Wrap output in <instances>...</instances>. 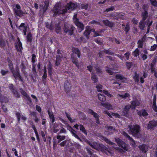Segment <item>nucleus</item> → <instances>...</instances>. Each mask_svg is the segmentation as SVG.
<instances>
[{"mask_svg": "<svg viewBox=\"0 0 157 157\" xmlns=\"http://www.w3.org/2000/svg\"><path fill=\"white\" fill-rule=\"evenodd\" d=\"M77 5L74 3L70 2L67 4L65 10L59 6V4H56L54 6L53 9V12L54 13V15L57 14H63L67 12L68 10H73L77 7Z\"/></svg>", "mask_w": 157, "mask_h": 157, "instance_id": "nucleus-1", "label": "nucleus"}, {"mask_svg": "<svg viewBox=\"0 0 157 157\" xmlns=\"http://www.w3.org/2000/svg\"><path fill=\"white\" fill-rule=\"evenodd\" d=\"M88 144L92 147L97 150H99L105 152L107 155L111 154V152L108 150V148L102 144H100L95 142H89Z\"/></svg>", "mask_w": 157, "mask_h": 157, "instance_id": "nucleus-2", "label": "nucleus"}, {"mask_svg": "<svg viewBox=\"0 0 157 157\" xmlns=\"http://www.w3.org/2000/svg\"><path fill=\"white\" fill-rule=\"evenodd\" d=\"M140 104V102L138 100L135 99V100H133L131 105H128L125 106L123 111L122 115L125 117H128V116L129 110L130 108L131 107L132 109H135L136 107L139 106Z\"/></svg>", "mask_w": 157, "mask_h": 157, "instance_id": "nucleus-3", "label": "nucleus"}, {"mask_svg": "<svg viewBox=\"0 0 157 157\" xmlns=\"http://www.w3.org/2000/svg\"><path fill=\"white\" fill-rule=\"evenodd\" d=\"M128 128L130 133L132 134L134 136L137 137L139 134L140 127L137 125H129Z\"/></svg>", "mask_w": 157, "mask_h": 157, "instance_id": "nucleus-4", "label": "nucleus"}, {"mask_svg": "<svg viewBox=\"0 0 157 157\" xmlns=\"http://www.w3.org/2000/svg\"><path fill=\"white\" fill-rule=\"evenodd\" d=\"M104 30L102 29L101 30V31L100 32H96L95 31L94 29H91L90 27H86V29L84 32V35L86 36L87 39H88L89 38V35L91 32L93 31L94 33V36H101L100 33L103 32Z\"/></svg>", "mask_w": 157, "mask_h": 157, "instance_id": "nucleus-5", "label": "nucleus"}, {"mask_svg": "<svg viewBox=\"0 0 157 157\" xmlns=\"http://www.w3.org/2000/svg\"><path fill=\"white\" fill-rule=\"evenodd\" d=\"M77 14L75 13L73 18L74 22L78 29L79 32H81L84 29V26L83 24L80 22L77 17Z\"/></svg>", "mask_w": 157, "mask_h": 157, "instance_id": "nucleus-6", "label": "nucleus"}, {"mask_svg": "<svg viewBox=\"0 0 157 157\" xmlns=\"http://www.w3.org/2000/svg\"><path fill=\"white\" fill-rule=\"evenodd\" d=\"M147 77V75L145 73H144L142 76L139 75V74H137V73L135 72V75L133 76V79L136 82H138L139 81V79L140 78L141 82L143 83L144 82V78H146Z\"/></svg>", "mask_w": 157, "mask_h": 157, "instance_id": "nucleus-7", "label": "nucleus"}, {"mask_svg": "<svg viewBox=\"0 0 157 157\" xmlns=\"http://www.w3.org/2000/svg\"><path fill=\"white\" fill-rule=\"evenodd\" d=\"M116 142L118 144L120 147L124 150L125 151H128L129 150L128 145L124 143L120 139L118 138L116 139Z\"/></svg>", "mask_w": 157, "mask_h": 157, "instance_id": "nucleus-8", "label": "nucleus"}, {"mask_svg": "<svg viewBox=\"0 0 157 157\" xmlns=\"http://www.w3.org/2000/svg\"><path fill=\"white\" fill-rule=\"evenodd\" d=\"M54 130L53 131L55 133H56L59 131L60 128H61L62 129L59 132L60 133H65L66 132L65 129L63 127V125L61 123L59 124L58 125L55 124L54 125Z\"/></svg>", "mask_w": 157, "mask_h": 157, "instance_id": "nucleus-9", "label": "nucleus"}, {"mask_svg": "<svg viewBox=\"0 0 157 157\" xmlns=\"http://www.w3.org/2000/svg\"><path fill=\"white\" fill-rule=\"evenodd\" d=\"M98 136L101 139L104 140L107 144H109L110 145L113 146V147L114 148V149H115V150H119V151H120V148L114 147L115 144L114 143H113L111 142L109 140L106 139L105 137H104L102 136H101V135H99Z\"/></svg>", "mask_w": 157, "mask_h": 157, "instance_id": "nucleus-10", "label": "nucleus"}, {"mask_svg": "<svg viewBox=\"0 0 157 157\" xmlns=\"http://www.w3.org/2000/svg\"><path fill=\"white\" fill-rule=\"evenodd\" d=\"M147 16V13L146 11L142 13V16L143 17V21H140V25L139 27L141 29H143L144 27V21L146 19Z\"/></svg>", "mask_w": 157, "mask_h": 157, "instance_id": "nucleus-11", "label": "nucleus"}, {"mask_svg": "<svg viewBox=\"0 0 157 157\" xmlns=\"http://www.w3.org/2000/svg\"><path fill=\"white\" fill-rule=\"evenodd\" d=\"M64 31L66 33H68L69 35H71L73 34V28L70 25L66 24L64 25Z\"/></svg>", "mask_w": 157, "mask_h": 157, "instance_id": "nucleus-12", "label": "nucleus"}, {"mask_svg": "<svg viewBox=\"0 0 157 157\" xmlns=\"http://www.w3.org/2000/svg\"><path fill=\"white\" fill-rule=\"evenodd\" d=\"M157 126V121L152 120L149 121L147 125V128L148 129H154Z\"/></svg>", "mask_w": 157, "mask_h": 157, "instance_id": "nucleus-13", "label": "nucleus"}, {"mask_svg": "<svg viewBox=\"0 0 157 157\" xmlns=\"http://www.w3.org/2000/svg\"><path fill=\"white\" fill-rule=\"evenodd\" d=\"M96 87L98 91L102 92L109 97H112L113 95L110 94L109 92L105 90H102V86L101 85L98 84L96 86Z\"/></svg>", "mask_w": 157, "mask_h": 157, "instance_id": "nucleus-14", "label": "nucleus"}, {"mask_svg": "<svg viewBox=\"0 0 157 157\" xmlns=\"http://www.w3.org/2000/svg\"><path fill=\"white\" fill-rule=\"evenodd\" d=\"M14 11L16 14L19 17L21 16L23 14V12L21 10V7L18 4H17L14 8Z\"/></svg>", "mask_w": 157, "mask_h": 157, "instance_id": "nucleus-15", "label": "nucleus"}, {"mask_svg": "<svg viewBox=\"0 0 157 157\" xmlns=\"http://www.w3.org/2000/svg\"><path fill=\"white\" fill-rule=\"evenodd\" d=\"M105 129H106L104 134L105 135H110L112 134L115 131V128H113L112 126H106L105 127Z\"/></svg>", "mask_w": 157, "mask_h": 157, "instance_id": "nucleus-16", "label": "nucleus"}, {"mask_svg": "<svg viewBox=\"0 0 157 157\" xmlns=\"http://www.w3.org/2000/svg\"><path fill=\"white\" fill-rule=\"evenodd\" d=\"M102 111L104 113L106 114L110 117H112V116L115 117L116 118H120V116L118 114L113 113H109L108 111L105 110V109H103Z\"/></svg>", "mask_w": 157, "mask_h": 157, "instance_id": "nucleus-17", "label": "nucleus"}, {"mask_svg": "<svg viewBox=\"0 0 157 157\" xmlns=\"http://www.w3.org/2000/svg\"><path fill=\"white\" fill-rule=\"evenodd\" d=\"M87 112L92 115L95 118L96 123L98 124L100 123V121L99 120V116L96 113L94 112L93 111L90 109H88Z\"/></svg>", "mask_w": 157, "mask_h": 157, "instance_id": "nucleus-18", "label": "nucleus"}, {"mask_svg": "<svg viewBox=\"0 0 157 157\" xmlns=\"http://www.w3.org/2000/svg\"><path fill=\"white\" fill-rule=\"evenodd\" d=\"M19 29L22 32H23L25 35H26L27 27L24 23H22L19 27Z\"/></svg>", "mask_w": 157, "mask_h": 157, "instance_id": "nucleus-19", "label": "nucleus"}, {"mask_svg": "<svg viewBox=\"0 0 157 157\" xmlns=\"http://www.w3.org/2000/svg\"><path fill=\"white\" fill-rule=\"evenodd\" d=\"M115 77L117 79H118L121 82H127V79L124 77H123L122 76L118 74H117L116 75Z\"/></svg>", "mask_w": 157, "mask_h": 157, "instance_id": "nucleus-20", "label": "nucleus"}, {"mask_svg": "<svg viewBox=\"0 0 157 157\" xmlns=\"http://www.w3.org/2000/svg\"><path fill=\"white\" fill-rule=\"evenodd\" d=\"M57 138L58 140L57 141H55H55H54L53 144V147H54L56 143H59L60 141L65 139V136H59V135H58L57 136Z\"/></svg>", "mask_w": 157, "mask_h": 157, "instance_id": "nucleus-21", "label": "nucleus"}, {"mask_svg": "<svg viewBox=\"0 0 157 157\" xmlns=\"http://www.w3.org/2000/svg\"><path fill=\"white\" fill-rule=\"evenodd\" d=\"M122 134L126 136L128 140H129L130 141V143L132 145L133 147H135L136 146V143L135 141L133 140L130 137L127 133L126 132H125L124 131L123 132Z\"/></svg>", "mask_w": 157, "mask_h": 157, "instance_id": "nucleus-22", "label": "nucleus"}, {"mask_svg": "<svg viewBox=\"0 0 157 157\" xmlns=\"http://www.w3.org/2000/svg\"><path fill=\"white\" fill-rule=\"evenodd\" d=\"M16 47L18 52H21L22 49V44L19 38L17 39V42L16 44Z\"/></svg>", "mask_w": 157, "mask_h": 157, "instance_id": "nucleus-23", "label": "nucleus"}, {"mask_svg": "<svg viewBox=\"0 0 157 157\" xmlns=\"http://www.w3.org/2000/svg\"><path fill=\"white\" fill-rule=\"evenodd\" d=\"M74 127L76 128L77 129H78L79 128L80 129V130L82 131V132H83L84 134H86V132L85 130V128L83 127V126L82 125H78V124H76L75 125H74Z\"/></svg>", "mask_w": 157, "mask_h": 157, "instance_id": "nucleus-24", "label": "nucleus"}, {"mask_svg": "<svg viewBox=\"0 0 157 157\" xmlns=\"http://www.w3.org/2000/svg\"><path fill=\"white\" fill-rule=\"evenodd\" d=\"M12 72L15 78L19 79V80H21V77L18 70L17 69L15 71H14V70L12 71Z\"/></svg>", "mask_w": 157, "mask_h": 157, "instance_id": "nucleus-25", "label": "nucleus"}, {"mask_svg": "<svg viewBox=\"0 0 157 157\" xmlns=\"http://www.w3.org/2000/svg\"><path fill=\"white\" fill-rule=\"evenodd\" d=\"M48 112L50 121H52V123H53L55 121V117L53 112L52 111L49 110H48Z\"/></svg>", "mask_w": 157, "mask_h": 157, "instance_id": "nucleus-26", "label": "nucleus"}, {"mask_svg": "<svg viewBox=\"0 0 157 157\" xmlns=\"http://www.w3.org/2000/svg\"><path fill=\"white\" fill-rule=\"evenodd\" d=\"M137 111L138 114L140 116H142L143 117H145L148 115L147 113L145 110H142L140 111H138L137 110Z\"/></svg>", "mask_w": 157, "mask_h": 157, "instance_id": "nucleus-27", "label": "nucleus"}, {"mask_svg": "<svg viewBox=\"0 0 157 157\" xmlns=\"http://www.w3.org/2000/svg\"><path fill=\"white\" fill-rule=\"evenodd\" d=\"M16 115L17 117L18 121H20L21 119L23 121L26 120V118L22 114H21L19 113L16 112Z\"/></svg>", "mask_w": 157, "mask_h": 157, "instance_id": "nucleus-28", "label": "nucleus"}, {"mask_svg": "<svg viewBox=\"0 0 157 157\" xmlns=\"http://www.w3.org/2000/svg\"><path fill=\"white\" fill-rule=\"evenodd\" d=\"M139 147L140 149L144 153H146L148 150V146L147 145L142 144L141 145L139 146Z\"/></svg>", "mask_w": 157, "mask_h": 157, "instance_id": "nucleus-29", "label": "nucleus"}, {"mask_svg": "<svg viewBox=\"0 0 157 157\" xmlns=\"http://www.w3.org/2000/svg\"><path fill=\"white\" fill-rule=\"evenodd\" d=\"M101 104L103 107H105L108 110L112 109H113L112 105L108 102L102 103Z\"/></svg>", "mask_w": 157, "mask_h": 157, "instance_id": "nucleus-30", "label": "nucleus"}, {"mask_svg": "<svg viewBox=\"0 0 157 157\" xmlns=\"http://www.w3.org/2000/svg\"><path fill=\"white\" fill-rule=\"evenodd\" d=\"M156 97L155 96L153 98L152 108L154 111L157 114V107L156 105Z\"/></svg>", "mask_w": 157, "mask_h": 157, "instance_id": "nucleus-31", "label": "nucleus"}, {"mask_svg": "<svg viewBox=\"0 0 157 157\" xmlns=\"http://www.w3.org/2000/svg\"><path fill=\"white\" fill-rule=\"evenodd\" d=\"M21 92L22 94L24 96V97L25 99L27 100L30 102H31V100L29 96L25 92L24 90H21Z\"/></svg>", "mask_w": 157, "mask_h": 157, "instance_id": "nucleus-32", "label": "nucleus"}, {"mask_svg": "<svg viewBox=\"0 0 157 157\" xmlns=\"http://www.w3.org/2000/svg\"><path fill=\"white\" fill-rule=\"evenodd\" d=\"M146 39V37L144 36L141 39L139 40L138 42V46L139 48H142L143 46L144 41Z\"/></svg>", "mask_w": 157, "mask_h": 157, "instance_id": "nucleus-33", "label": "nucleus"}, {"mask_svg": "<svg viewBox=\"0 0 157 157\" xmlns=\"http://www.w3.org/2000/svg\"><path fill=\"white\" fill-rule=\"evenodd\" d=\"M67 128L68 130L71 131L72 135L73 136H74L76 138H77L80 141H81V139L78 137V135H77L74 131H73V129L70 126H68Z\"/></svg>", "mask_w": 157, "mask_h": 157, "instance_id": "nucleus-34", "label": "nucleus"}, {"mask_svg": "<svg viewBox=\"0 0 157 157\" xmlns=\"http://www.w3.org/2000/svg\"><path fill=\"white\" fill-rule=\"evenodd\" d=\"M49 5V2L48 1H45L44 2V6H40V8H42L43 12H44L47 10Z\"/></svg>", "mask_w": 157, "mask_h": 157, "instance_id": "nucleus-35", "label": "nucleus"}, {"mask_svg": "<svg viewBox=\"0 0 157 157\" xmlns=\"http://www.w3.org/2000/svg\"><path fill=\"white\" fill-rule=\"evenodd\" d=\"M7 42L3 39L0 40V45L2 48L5 47L7 45Z\"/></svg>", "mask_w": 157, "mask_h": 157, "instance_id": "nucleus-36", "label": "nucleus"}, {"mask_svg": "<svg viewBox=\"0 0 157 157\" xmlns=\"http://www.w3.org/2000/svg\"><path fill=\"white\" fill-rule=\"evenodd\" d=\"M103 21L105 25L109 27H113V23L109 21L108 20H103Z\"/></svg>", "mask_w": 157, "mask_h": 157, "instance_id": "nucleus-37", "label": "nucleus"}, {"mask_svg": "<svg viewBox=\"0 0 157 157\" xmlns=\"http://www.w3.org/2000/svg\"><path fill=\"white\" fill-rule=\"evenodd\" d=\"M117 96H118V97L121 98H129L130 96L129 94L128 93H126L124 94H118Z\"/></svg>", "mask_w": 157, "mask_h": 157, "instance_id": "nucleus-38", "label": "nucleus"}, {"mask_svg": "<svg viewBox=\"0 0 157 157\" xmlns=\"http://www.w3.org/2000/svg\"><path fill=\"white\" fill-rule=\"evenodd\" d=\"M98 97L99 100L102 101H104L106 100L105 96L101 94H99L98 95Z\"/></svg>", "mask_w": 157, "mask_h": 157, "instance_id": "nucleus-39", "label": "nucleus"}, {"mask_svg": "<svg viewBox=\"0 0 157 157\" xmlns=\"http://www.w3.org/2000/svg\"><path fill=\"white\" fill-rule=\"evenodd\" d=\"M72 50L73 53L77 54L78 56L79 57L80 56V52L79 50L77 48H73Z\"/></svg>", "mask_w": 157, "mask_h": 157, "instance_id": "nucleus-40", "label": "nucleus"}, {"mask_svg": "<svg viewBox=\"0 0 157 157\" xmlns=\"http://www.w3.org/2000/svg\"><path fill=\"white\" fill-rule=\"evenodd\" d=\"M59 57L58 55L56 56V66H58L59 63L61 61L60 58L61 56V55L60 54L59 55Z\"/></svg>", "mask_w": 157, "mask_h": 157, "instance_id": "nucleus-41", "label": "nucleus"}, {"mask_svg": "<svg viewBox=\"0 0 157 157\" xmlns=\"http://www.w3.org/2000/svg\"><path fill=\"white\" fill-rule=\"evenodd\" d=\"M10 87L11 89H12V90H13V94L14 95V96L17 98L19 97V95L18 94V93L17 91L16 90H13V85L11 84L10 85Z\"/></svg>", "mask_w": 157, "mask_h": 157, "instance_id": "nucleus-42", "label": "nucleus"}, {"mask_svg": "<svg viewBox=\"0 0 157 157\" xmlns=\"http://www.w3.org/2000/svg\"><path fill=\"white\" fill-rule=\"evenodd\" d=\"M91 78L92 81H93L94 83L97 82L98 81V78L96 76L94 75L93 72L92 73Z\"/></svg>", "mask_w": 157, "mask_h": 157, "instance_id": "nucleus-43", "label": "nucleus"}, {"mask_svg": "<svg viewBox=\"0 0 157 157\" xmlns=\"http://www.w3.org/2000/svg\"><path fill=\"white\" fill-rule=\"evenodd\" d=\"M71 58L73 63L75 64L78 68H79V67L78 66V64L77 61L76 59L74 58L73 55H71Z\"/></svg>", "mask_w": 157, "mask_h": 157, "instance_id": "nucleus-44", "label": "nucleus"}, {"mask_svg": "<svg viewBox=\"0 0 157 157\" xmlns=\"http://www.w3.org/2000/svg\"><path fill=\"white\" fill-rule=\"evenodd\" d=\"M106 71L110 75H112L114 73H116V72L114 71V69H111L108 67L106 69Z\"/></svg>", "mask_w": 157, "mask_h": 157, "instance_id": "nucleus-45", "label": "nucleus"}, {"mask_svg": "<svg viewBox=\"0 0 157 157\" xmlns=\"http://www.w3.org/2000/svg\"><path fill=\"white\" fill-rule=\"evenodd\" d=\"M27 42H31L32 40V35L30 32L28 33L27 36Z\"/></svg>", "mask_w": 157, "mask_h": 157, "instance_id": "nucleus-46", "label": "nucleus"}, {"mask_svg": "<svg viewBox=\"0 0 157 157\" xmlns=\"http://www.w3.org/2000/svg\"><path fill=\"white\" fill-rule=\"evenodd\" d=\"M52 64L49 63V64L48 66V73L49 75L50 76L52 75Z\"/></svg>", "mask_w": 157, "mask_h": 157, "instance_id": "nucleus-47", "label": "nucleus"}, {"mask_svg": "<svg viewBox=\"0 0 157 157\" xmlns=\"http://www.w3.org/2000/svg\"><path fill=\"white\" fill-rule=\"evenodd\" d=\"M140 52L139 50L138 49L136 48L133 52L132 55L134 56L137 57L139 55V53Z\"/></svg>", "mask_w": 157, "mask_h": 157, "instance_id": "nucleus-48", "label": "nucleus"}, {"mask_svg": "<svg viewBox=\"0 0 157 157\" xmlns=\"http://www.w3.org/2000/svg\"><path fill=\"white\" fill-rule=\"evenodd\" d=\"M66 115L67 117L68 118V119L71 122H74L76 121V119H72L70 115L69 114H67V113H66Z\"/></svg>", "mask_w": 157, "mask_h": 157, "instance_id": "nucleus-49", "label": "nucleus"}, {"mask_svg": "<svg viewBox=\"0 0 157 157\" xmlns=\"http://www.w3.org/2000/svg\"><path fill=\"white\" fill-rule=\"evenodd\" d=\"M46 26L50 30H52L54 29V27L53 26L48 23H46Z\"/></svg>", "mask_w": 157, "mask_h": 157, "instance_id": "nucleus-50", "label": "nucleus"}, {"mask_svg": "<svg viewBox=\"0 0 157 157\" xmlns=\"http://www.w3.org/2000/svg\"><path fill=\"white\" fill-rule=\"evenodd\" d=\"M44 73L43 75L42 76V78L44 79H45L47 77V71H46V68L45 67H44Z\"/></svg>", "mask_w": 157, "mask_h": 157, "instance_id": "nucleus-51", "label": "nucleus"}, {"mask_svg": "<svg viewBox=\"0 0 157 157\" xmlns=\"http://www.w3.org/2000/svg\"><path fill=\"white\" fill-rule=\"evenodd\" d=\"M69 141L67 140H65L61 143L59 145L61 146H64L65 145L68 143Z\"/></svg>", "mask_w": 157, "mask_h": 157, "instance_id": "nucleus-52", "label": "nucleus"}, {"mask_svg": "<svg viewBox=\"0 0 157 157\" xmlns=\"http://www.w3.org/2000/svg\"><path fill=\"white\" fill-rule=\"evenodd\" d=\"M78 115L79 117L82 119H83L85 118V115L83 113L81 112L78 113Z\"/></svg>", "mask_w": 157, "mask_h": 157, "instance_id": "nucleus-53", "label": "nucleus"}, {"mask_svg": "<svg viewBox=\"0 0 157 157\" xmlns=\"http://www.w3.org/2000/svg\"><path fill=\"white\" fill-rule=\"evenodd\" d=\"M40 134L41 135V136L43 138V140L44 142L46 141V138L45 136V135L43 131H41L40 132Z\"/></svg>", "mask_w": 157, "mask_h": 157, "instance_id": "nucleus-54", "label": "nucleus"}, {"mask_svg": "<svg viewBox=\"0 0 157 157\" xmlns=\"http://www.w3.org/2000/svg\"><path fill=\"white\" fill-rule=\"evenodd\" d=\"M151 3L154 6H157V0H151Z\"/></svg>", "mask_w": 157, "mask_h": 157, "instance_id": "nucleus-55", "label": "nucleus"}, {"mask_svg": "<svg viewBox=\"0 0 157 157\" xmlns=\"http://www.w3.org/2000/svg\"><path fill=\"white\" fill-rule=\"evenodd\" d=\"M104 52L105 53L109 55H113L114 54L110 50H105Z\"/></svg>", "mask_w": 157, "mask_h": 157, "instance_id": "nucleus-56", "label": "nucleus"}, {"mask_svg": "<svg viewBox=\"0 0 157 157\" xmlns=\"http://www.w3.org/2000/svg\"><path fill=\"white\" fill-rule=\"evenodd\" d=\"M157 47V45L156 44H154L151 47L150 50L151 51H154L155 50Z\"/></svg>", "mask_w": 157, "mask_h": 157, "instance_id": "nucleus-57", "label": "nucleus"}, {"mask_svg": "<svg viewBox=\"0 0 157 157\" xmlns=\"http://www.w3.org/2000/svg\"><path fill=\"white\" fill-rule=\"evenodd\" d=\"M0 72L2 75H5L8 73V71H7L1 70Z\"/></svg>", "mask_w": 157, "mask_h": 157, "instance_id": "nucleus-58", "label": "nucleus"}, {"mask_svg": "<svg viewBox=\"0 0 157 157\" xmlns=\"http://www.w3.org/2000/svg\"><path fill=\"white\" fill-rule=\"evenodd\" d=\"M61 29L60 27L59 26H58V25L56 26V32L57 33H58L60 32Z\"/></svg>", "mask_w": 157, "mask_h": 157, "instance_id": "nucleus-59", "label": "nucleus"}, {"mask_svg": "<svg viewBox=\"0 0 157 157\" xmlns=\"http://www.w3.org/2000/svg\"><path fill=\"white\" fill-rule=\"evenodd\" d=\"M8 62L9 63V68H10V70H11V72H12V71H13V64H12V63H11L10 62H9V61H8Z\"/></svg>", "mask_w": 157, "mask_h": 157, "instance_id": "nucleus-60", "label": "nucleus"}, {"mask_svg": "<svg viewBox=\"0 0 157 157\" xmlns=\"http://www.w3.org/2000/svg\"><path fill=\"white\" fill-rule=\"evenodd\" d=\"M88 7V4H86L85 5H82L81 8L82 9H85L86 10Z\"/></svg>", "mask_w": 157, "mask_h": 157, "instance_id": "nucleus-61", "label": "nucleus"}, {"mask_svg": "<svg viewBox=\"0 0 157 157\" xmlns=\"http://www.w3.org/2000/svg\"><path fill=\"white\" fill-rule=\"evenodd\" d=\"M126 65L127 68H128V69H129L131 67V66H132V64L131 62H127L126 63Z\"/></svg>", "mask_w": 157, "mask_h": 157, "instance_id": "nucleus-62", "label": "nucleus"}, {"mask_svg": "<svg viewBox=\"0 0 157 157\" xmlns=\"http://www.w3.org/2000/svg\"><path fill=\"white\" fill-rule=\"evenodd\" d=\"M130 53L129 52L126 53L124 55L125 57L126 58L127 60H128L129 57Z\"/></svg>", "mask_w": 157, "mask_h": 157, "instance_id": "nucleus-63", "label": "nucleus"}, {"mask_svg": "<svg viewBox=\"0 0 157 157\" xmlns=\"http://www.w3.org/2000/svg\"><path fill=\"white\" fill-rule=\"evenodd\" d=\"M129 26L128 25H127L125 28L124 31L126 32V33H127L129 30Z\"/></svg>", "mask_w": 157, "mask_h": 157, "instance_id": "nucleus-64", "label": "nucleus"}]
</instances>
